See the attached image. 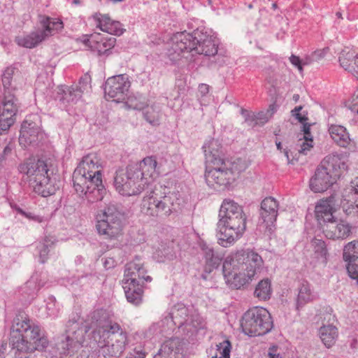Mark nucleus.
Instances as JSON below:
<instances>
[{"label": "nucleus", "instance_id": "obj_20", "mask_svg": "<svg viewBox=\"0 0 358 358\" xmlns=\"http://www.w3.org/2000/svg\"><path fill=\"white\" fill-rule=\"evenodd\" d=\"M115 43L116 38L115 37H105L99 33L91 34L85 41V44L92 50L96 51L99 55L107 53L115 46Z\"/></svg>", "mask_w": 358, "mask_h": 358}, {"label": "nucleus", "instance_id": "obj_49", "mask_svg": "<svg viewBox=\"0 0 358 358\" xmlns=\"http://www.w3.org/2000/svg\"><path fill=\"white\" fill-rule=\"evenodd\" d=\"M128 105L129 108H131L134 110H145L146 107L148 106L147 101L145 99H143V101H138L136 98H130L128 101Z\"/></svg>", "mask_w": 358, "mask_h": 358}, {"label": "nucleus", "instance_id": "obj_26", "mask_svg": "<svg viewBox=\"0 0 358 358\" xmlns=\"http://www.w3.org/2000/svg\"><path fill=\"white\" fill-rule=\"evenodd\" d=\"M82 96L81 87H59L55 99L64 105L76 103Z\"/></svg>", "mask_w": 358, "mask_h": 358}, {"label": "nucleus", "instance_id": "obj_4", "mask_svg": "<svg viewBox=\"0 0 358 358\" xmlns=\"http://www.w3.org/2000/svg\"><path fill=\"white\" fill-rule=\"evenodd\" d=\"M101 163L96 154L84 156L73 173V188L90 203L102 200L106 189L102 182Z\"/></svg>", "mask_w": 358, "mask_h": 358}, {"label": "nucleus", "instance_id": "obj_58", "mask_svg": "<svg viewBox=\"0 0 358 358\" xmlns=\"http://www.w3.org/2000/svg\"><path fill=\"white\" fill-rule=\"evenodd\" d=\"M90 77L88 75H85L84 76L81 77L79 80V86L81 87L82 93L86 88L87 87V85L90 83Z\"/></svg>", "mask_w": 358, "mask_h": 358}, {"label": "nucleus", "instance_id": "obj_6", "mask_svg": "<svg viewBox=\"0 0 358 358\" xmlns=\"http://www.w3.org/2000/svg\"><path fill=\"white\" fill-rule=\"evenodd\" d=\"M157 160L155 157H146L138 163L129 164L126 172H116L114 186L122 196L141 194L148 188L156 176Z\"/></svg>", "mask_w": 358, "mask_h": 358}, {"label": "nucleus", "instance_id": "obj_61", "mask_svg": "<svg viewBox=\"0 0 358 358\" xmlns=\"http://www.w3.org/2000/svg\"><path fill=\"white\" fill-rule=\"evenodd\" d=\"M276 351L277 348L275 346L270 348L268 351V358H282L279 353H276Z\"/></svg>", "mask_w": 358, "mask_h": 358}, {"label": "nucleus", "instance_id": "obj_29", "mask_svg": "<svg viewBox=\"0 0 358 358\" xmlns=\"http://www.w3.org/2000/svg\"><path fill=\"white\" fill-rule=\"evenodd\" d=\"M332 201L331 200H320L315 206V217L320 224L321 228L323 224L327 223L334 218L333 216Z\"/></svg>", "mask_w": 358, "mask_h": 358}, {"label": "nucleus", "instance_id": "obj_22", "mask_svg": "<svg viewBox=\"0 0 358 358\" xmlns=\"http://www.w3.org/2000/svg\"><path fill=\"white\" fill-rule=\"evenodd\" d=\"M40 132L39 127L33 122L28 120L23 121L21 125L19 143L26 148L37 142Z\"/></svg>", "mask_w": 358, "mask_h": 358}, {"label": "nucleus", "instance_id": "obj_27", "mask_svg": "<svg viewBox=\"0 0 358 358\" xmlns=\"http://www.w3.org/2000/svg\"><path fill=\"white\" fill-rule=\"evenodd\" d=\"M181 349L180 340L178 338H172L164 342L153 358H177Z\"/></svg>", "mask_w": 358, "mask_h": 358}, {"label": "nucleus", "instance_id": "obj_55", "mask_svg": "<svg viewBox=\"0 0 358 358\" xmlns=\"http://www.w3.org/2000/svg\"><path fill=\"white\" fill-rule=\"evenodd\" d=\"M289 61L292 65L297 67L301 73L303 71V59H301L298 56L292 55L289 57Z\"/></svg>", "mask_w": 358, "mask_h": 358}, {"label": "nucleus", "instance_id": "obj_5", "mask_svg": "<svg viewBox=\"0 0 358 358\" xmlns=\"http://www.w3.org/2000/svg\"><path fill=\"white\" fill-rule=\"evenodd\" d=\"M10 345L15 354H27L24 357L36 358L35 351L43 352L49 345L41 326L22 314L17 315L13 320Z\"/></svg>", "mask_w": 358, "mask_h": 358}, {"label": "nucleus", "instance_id": "obj_62", "mask_svg": "<svg viewBox=\"0 0 358 358\" xmlns=\"http://www.w3.org/2000/svg\"><path fill=\"white\" fill-rule=\"evenodd\" d=\"M209 92V86L206 84H200L199 85V92L201 96L206 95Z\"/></svg>", "mask_w": 358, "mask_h": 358}, {"label": "nucleus", "instance_id": "obj_14", "mask_svg": "<svg viewBox=\"0 0 358 358\" xmlns=\"http://www.w3.org/2000/svg\"><path fill=\"white\" fill-rule=\"evenodd\" d=\"M130 85L131 83L127 74H120L110 77L105 83V95L120 102L123 101L127 95Z\"/></svg>", "mask_w": 358, "mask_h": 358}, {"label": "nucleus", "instance_id": "obj_9", "mask_svg": "<svg viewBox=\"0 0 358 358\" xmlns=\"http://www.w3.org/2000/svg\"><path fill=\"white\" fill-rule=\"evenodd\" d=\"M347 168L339 155L331 154L325 157L310 180V189L315 192L326 191Z\"/></svg>", "mask_w": 358, "mask_h": 358}, {"label": "nucleus", "instance_id": "obj_52", "mask_svg": "<svg viewBox=\"0 0 358 358\" xmlns=\"http://www.w3.org/2000/svg\"><path fill=\"white\" fill-rule=\"evenodd\" d=\"M241 113L243 116L245 122L248 123L249 126L254 127L255 115L244 108H241Z\"/></svg>", "mask_w": 358, "mask_h": 358}, {"label": "nucleus", "instance_id": "obj_59", "mask_svg": "<svg viewBox=\"0 0 358 358\" xmlns=\"http://www.w3.org/2000/svg\"><path fill=\"white\" fill-rule=\"evenodd\" d=\"M349 73L358 80V55H357Z\"/></svg>", "mask_w": 358, "mask_h": 358}, {"label": "nucleus", "instance_id": "obj_46", "mask_svg": "<svg viewBox=\"0 0 358 358\" xmlns=\"http://www.w3.org/2000/svg\"><path fill=\"white\" fill-rule=\"evenodd\" d=\"M16 117L0 113V131H6L14 124Z\"/></svg>", "mask_w": 358, "mask_h": 358}, {"label": "nucleus", "instance_id": "obj_32", "mask_svg": "<svg viewBox=\"0 0 358 358\" xmlns=\"http://www.w3.org/2000/svg\"><path fill=\"white\" fill-rule=\"evenodd\" d=\"M311 245L313 250V258L316 259V263L325 266L329 259L326 243L321 239L315 238L311 241Z\"/></svg>", "mask_w": 358, "mask_h": 358}, {"label": "nucleus", "instance_id": "obj_23", "mask_svg": "<svg viewBox=\"0 0 358 358\" xmlns=\"http://www.w3.org/2000/svg\"><path fill=\"white\" fill-rule=\"evenodd\" d=\"M143 284V282H135L134 280L131 281L123 280V289L129 303L134 306H138L142 303Z\"/></svg>", "mask_w": 358, "mask_h": 358}, {"label": "nucleus", "instance_id": "obj_30", "mask_svg": "<svg viewBox=\"0 0 358 358\" xmlns=\"http://www.w3.org/2000/svg\"><path fill=\"white\" fill-rule=\"evenodd\" d=\"M296 299V308L299 310L306 303H310L317 299L316 294L311 289L310 284L307 281H303L299 287Z\"/></svg>", "mask_w": 358, "mask_h": 358}, {"label": "nucleus", "instance_id": "obj_63", "mask_svg": "<svg viewBox=\"0 0 358 358\" xmlns=\"http://www.w3.org/2000/svg\"><path fill=\"white\" fill-rule=\"evenodd\" d=\"M11 152V148L8 146L5 147L3 151V155H6Z\"/></svg>", "mask_w": 358, "mask_h": 358}, {"label": "nucleus", "instance_id": "obj_45", "mask_svg": "<svg viewBox=\"0 0 358 358\" xmlns=\"http://www.w3.org/2000/svg\"><path fill=\"white\" fill-rule=\"evenodd\" d=\"M216 346L220 355L217 356L216 355L213 356L212 358H229L231 345L229 341H224Z\"/></svg>", "mask_w": 358, "mask_h": 358}, {"label": "nucleus", "instance_id": "obj_28", "mask_svg": "<svg viewBox=\"0 0 358 358\" xmlns=\"http://www.w3.org/2000/svg\"><path fill=\"white\" fill-rule=\"evenodd\" d=\"M20 103L14 92L6 90L1 101L0 113L16 117Z\"/></svg>", "mask_w": 358, "mask_h": 358}, {"label": "nucleus", "instance_id": "obj_34", "mask_svg": "<svg viewBox=\"0 0 358 358\" xmlns=\"http://www.w3.org/2000/svg\"><path fill=\"white\" fill-rule=\"evenodd\" d=\"M338 335L337 328L332 324L324 325L320 329V338L324 345L328 348L334 345Z\"/></svg>", "mask_w": 358, "mask_h": 358}, {"label": "nucleus", "instance_id": "obj_11", "mask_svg": "<svg viewBox=\"0 0 358 358\" xmlns=\"http://www.w3.org/2000/svg\"><path fill=\"white\" fill-rule=\"evenodd\" d=\"M99 217L96 225L99 234L108 239H116L121 235L122 215L115 205L109 204Z\"/></svg>", "mask_w": 358, "mask_h": 358}, {"label": "nucleus", "instance_id": "obj_40", "mask_svg": "<svg viewBox=\"0 0 358 358\" xmlns=\"http://www.w3.org/2000/svg\"><path fill=\"white\" fill-rule=\"evenodd\" d=\"M356 56L357 54L350 50H343L338 57V62L341 66L349 72L351 69L352 65H353Z\"/></svg>", "mask_w": 358, "mask_h": 358}, {"label": "nucleus", "instance_id": "obj_44", "mask_svg": "<svg viewBox=\"0 0 358 358\" xmlns=\"http://www.w3.org/2000/svg\"><path fill=\"white\" fill-rule=\"evenodd\" d=\"M328 50L329 48H327L314 51L310 55H307L303 58V64L310 65L315 62H318L319 60L323 59L325 57Z\"/></svg>", "mask_w": 358, "mask_h": 358}, {"label": "nucleus", "instance_id": "obj_10", "mask_svg": "<svg viewBox=\"0 0 358 358\" xmlns=\"http://www.w3.org/2000/svg\"><path fill=\"white\" fill-rule=\"evenodd\" d=\"M269 312L263 308L255 307L246 311L242 317L241 327L249 336H259L268 333L273 328Z\"/></svg>", "mask_w": 358, "mask_h": 358}, {"label": "nucleus", "instance_id": "obj_64", "mask_svg": "<svg viewBox=\"0 0 358 358\" xmlns=\"http://www.w3.org/2000/svg\"><path fill=\"white\" fill-rule=\"evenodd\" d=\"M275 145H276V147H277V149L278 150H282V144H281V142L278 141L277 139L275 140Z\"/></svg>", "mask_w": 358, "mask_h": 358}, {"label": "nucleus", "instance_id": "obj_41", "mask_svg": "<svg viewBox=\"0 0 358 358\" xmlns=\"http://www.w3.org/2000/svg\"><path fill=\"white\" fill-rule=\"evenodd\" d=\"M53 244V241H51L48 237L43 242L38 244L37 250L38 252L39 262L41 264H44L48 260L50 250Z\"/></svg>", "mask_w": 358, "mask_h": 358}, {"label": "nucleus", "instance_id": "obj_1", "mask_svg": "<svg viewBox=\"0 0 358 358\" xmlns=\"http://www.w3.org/2000/svg\"><path fill=\"white\" fill-rule=\"evenodd\" d=\"M84 321L90 330L93 329L88 357L113 358L124 352L129 343L127 332L110 319L106 310L92 311Z\"/></svg>", "mask_w": 358, "mask_h": 358}, {"label": "nucleus", "instance_id": "obj_56", "mask_svg": "<svg viewBox=\"0 0 358 358\" xmlns=\"http://www.w3.org/2000/svg\"><path fill=\"white\" fill-rule=\"evenodd\" d=\"M268 121V118L267 115L263 112H260L255 115V120L254 123V126L257 124H264L266 122Z\"/></svg>", "mask_w": 358, "mask_h": 358}, {"label": "nucleus", "instance_id": "obj_16", "mask_svg": "<svg viewBox=\"0 0 358 358\" xmlns=\"http://www.w3.org/2000/svg\"><path fill=\"white\" fill-rule=\"evenodd\" d=\"M322 229L327 238L334 240L347 238L351 233L348 222L335 217L323 224Z\"/></svg>", "mask_w": 358, "mask_h": 358}, {"label": "nucleus", "instance_id": "obj_31", "mask_svg": "<svg viewBox=\"0 0 358 358\" xmlns=\"http://www.w3.org/2000/svg\"><path fill=\"white\" fill-rule=\"evenodd\" d=\"M34 191L43 197H47L55 194V188L50 181V176L41 177L37 180L29 182Z\"/></svg>", "mask_w": 358, "mask_h": 358}, {"label": "nucleus", "instance_id": "obj_47", "mask_svg": "<svg viewBox=\"0 0 358 358\" xmlns=\"http://www.w3.org/2000/svg\"><path fill=\"white\" fill-rule=\"evenodd\" d=\"M47 314L50 317H57L59 310V304L57 303L54 296L48 297L46 305Z\"/></svg>", "mask_w": 358, "mask_h": 358}, {"label": "nucleus", "instance_id": "obj_35", "mask_svg": "<svg viewBox=\"0 0 358 358\" xmlns=\"http://www.w3.org/2000/svg\"><path fill=\"white\" fill-rule=\"evenodd\" d=\"M40 22L43 29L39 31L45 33V38L48 36L55 34L63 28V22L57 18L42 17Z\"/></svg>", "mask_w": 358, "mask_h": 358}, {"label": "nucleus", "instance_id": "obj_33", "mask_svg": "<svg viewBox=\"0 0 358 358\" xmlns=\"http://www.w3.org/2000/svg\"><path fill=\"white\" fill-rule=\"evenodd\" d=\"M44 39L45 33L40 32V31L38 30L36 31L31 32L26 36H17L15 41L19 46L27 48H33L38 45Z\"/></svg>", "mask_w": 358, "mask_h": 358}, {"label": "nucleus", "instance_id": "obj_38", "mask_svg": "<svg viewBox=\"0 0 358 358\" xmlns=\"http://www.w3.org/2000/svg\"><path fill=\"white\" fill-rule=\"evenodd\" d=\"M156 203L155 195L144 196L141 206V212L148 216L159 217Z\"/></svg>", "mask_w": 358, "mask_h": 358}, {"label": "nucleus", "instance_id": "obj_51", "mask_svg": "<svg viewBox=\"0 0 358 358\" xmlns=\"http://www.w3.org/2000/svg\"><path fill=\"white\" fill-rule=\"evenodd\" d=\"M302 109V106H296L295 107L292 111V115L295 117V118L299 122H301V124H303L305 122H306V121L308 120V113H300L299 112L301 111V110Z\"/></svg>", "mask_w": 358, "mask_h": 358}, {"label": "nucleus", "instance_id": "obj_39", "mask_svg": "<svg viewBox=\"0 0 358 358\" xmlns=\"http://www.w3.org/2000/svg\"><path fill=\"white\" fill-rule=\"evenodd\" d=\"M171 315L173 319L178 320L180 326L188 324L189 310L185 305L178 304L172 310Z\"/></svg>", "mask_w": 358, "mask_h": 358}, {"label": "nucleus", "instance_id": "obj_50", "mask_svg": "<svg viewBox=\"0 0 358 358\" xmlns=\"http://www.w3.org/2000/svg\"><path fill=\"white\" fill-rule=\"evenodd\" d=\"M108 15H102L101 13H96L92 15V18L95 22L96 27L101 29L102 26H105L106 22L108 21L109 18Z\"/></svg>", "mask_w": 358, "mask_h": 358}, {"label": "nucleus", "instance_id": "obj_37", "mask_svg": "<svg viewBox=\"0 0 358 358\" xmlns=\"http://www.w3.org/2000/svg\"><path fill=\"white\" fill-rule=\"evenodd\" d=\"M144 119L152 126H158L160 124L161 109L157 105L148 106L143 112Z\"/></svg>", "mask_w": 358, "mask_h": 358}, {"label": "nucleus", "instance_id": "obj_43", "mask_svg": "<svg viewBox=\"0 0 358 358\" xmlns=\"http://www.w3.org/2000/svg\"><path fill=\"white\" fill-rule=\"evenodd\" d=\"M15 71V68L13 66H8L7 67L3 74H2V84L3 86V92L6 90L11 91L12 92H14L15 88H13L11 87V81L13 79V76L14 75Z\"/></svg>", "mask_w": 358, "mask_h": 358}, {"label": "nucleus", "instance_id": "obj_25", "mask_svg": "<svg viewBox=\"0 0 358 358\" xmlns=\"http://www.w3.org/2000/svg\"><path fill=\"white\" fill-rule=\"evenodd\" d=\"M328 131L332 141L339 147L348 148L352 139L347 129L340 124H329Z\"/></svg>", "mask_w": 358, "mask_h": 358}, {"label": "nucleus", "instance_id": "obj_53", "mask_svg": "<svg viewBox=\"0 0 358 358\" xmlns=\"http://www.w3.org/2000/svg\"><path fill=\"white\" fill-rule=\"evenodd\" d=\"M17 210L20 215L24 216L25 217H27L29 220H34V221L39 222V223L43 222L44 220L43 217L39 216V215H36L33 214L32 213L25 212L24 210H23L21 208H18Z\"/></svg>", "mask_w": 358, "mask_h": 358}, {"label": "nucleus", "instance_id": "obj_36", "mask_svg": "<svg viewBox=\"0 0 358 358\" xmlns=\"http://www.w3.org/2000/svg\"><path fill=\"white\" fill-rule=\"evenodd\" d=\"M272 295L271 282L268 278L260 280L255 287L254 296L259 301H266Z\"/></svg>", "mask_w": 358, "mask_h": 358}, {"label": "nucleus", "instance_id": "obj_57", "mask_svg": "<svg viewBox=\"0 0 358 358\" xmlns=\"http://www.w3.org/2000/svg\"><path fill=\"white\" fill-rule=\"evenodd\" d=\"M302 131L303 132V138L311 141L313 136L310 134V124L305 122L302 124Z\"/></svg>", "mask_w": 358, "mask_h": 358}, {"label": "nucleus", "instance_id": "obj_18", "mask_svg": "<svg viewBox=\"0 0 358 358\" xmlns=\"http://www.w3.org/2000/svg\"><path fill=\"white\" fill-rule=\"evenodd\" d=\"M19 171L29 178V182L42 177L50 176L47 163L41 159L29 160L19 166Z\"/></svg>", "mask_w": 358, "mask_h": 358}, {"label": "nucleus", "instance_id": "obj_19", "mask_svg": "<svg viewBox=\"0 0 358 358\" xmlns=\"http://www.w3.org/2000/svg\"><path fill=\"white\" fill-rule=\"evenodd\" d=\"M343 258L350 277L358 282V241L348 243L343 249Z\"/></svg>", "mask_w": 358, "mask_h": 358}, {"label": "nucleus", "instance_id": "obj_8", "mask_svg": "<svg viewBox=\"0 0 358 358\" xmlns=\"http://www.w3.org/2000/svg\"><path fill=\"white\" fill-rule=\"evenodd\" d=\"M88 326L78 315H73L66 324L65 336H62L52 348L55 358L72 356L83 346Z\"/></svg>", "mask_w": 358, "mask_h": 358}, {"label": "nucleus", "instance_id": "obj_2", "mask_svg": "<svg viewBox=\"0 0 358 358\" xmlns=\"http://www.w3.org/2000/svg\"><path fill=\"white\" fill-rule=\"evenodd\" d=\"M206 159L205 179L207 185L214 189H224L231 185L239 174L246 169L245 162L240 158L233 161L220 156L222 147L212 139L203 148Z\"/></svg>", "mask_w": 358, "mask_h": 358}, {"label": "nucleus", "instance_id": "obj_13", "mask_svg": "<svg viewBox=\"0 0 358 358\" xmlns=\"http://www.w3.org/2000/svg\"><path fill=\"white\" fill-rule=\"evenodd\" d=\"M278 210V201L271 196L266 197L261 203L259 227L264 232L271 234L274 231Z\"/></svg>", "mask_w": 358, "mask_h": 358}, {"label": "nucleus", "instance_id": "obj_15", "mask_svg": "<svg viewBox=\"0 0 358 358\" xmlns=\"http://www.w3.org/2000/svg\"><path fill=\"white\" fill-rule=\"evenodd\" d=\"M146 273L147 270L142 259L136 257L132 261L126 264L123 280L131 281L134 280L135 282H150L152 278Z\"/></svg>", "mask_w": 358, "mask_h": 358}, {"label": "nucleus", "instance_id": "obj_24", "mask_svg": "<svg viewBox=\"0 0 358 358\" xmlns=\"http://www.w3.org/2000/svg\"><path fill=\"white\" fill-rule=\"evenodd\" d=\"M199 247L201 255L205 259V271L210 273L220 266L222 260V255L215 252L212 247L204 242H201Z\"/></svg>", "mask_w": 358, "mask_h": 358}, {"label": "nucleus", "instance_id": "obj_42", "mask_svg": "<svg viewBox=\"0 0 358 358\" xmlns=\"http://www.w3.org/2000/svg\"><path fill=\"white\" fill-rule=\"evenodd\" d=\"M101 30L111 35L116 36H120L124 32L121 23L118 21L112 20L110 17L108 18V21L106 22V25L101 27Z\"/></svg>", "mask_w": 358, "mask_h": 358}, {"label": "nucleus", "instance_id": "obj_21", "mask_svg": "<svg viewBox=\"0 0 358 358\" xmlns=\"http://www.w3.org/2000/svg\"><path fill=\"white\" fill-rule=\"evenodd\" d=\"M178 194L174 192H169L160 196H157L155 194L159 217H167L171 213L176 211V206L178 201Z\"/></svg>", "mask_w": 358, "mask_h": 358}, {"label": "nucleus", "instance_id": "obj_54", "mask_svg": "<svg viewBox=\"0 0 358 358\" xmlns=\"http://www.w3.org/2000/svg\"><path fill=\"white\" fill-rule=\"evenodd\" d=\"M146 352L141 348H135L131 352H130L126 358H145Z\"/></svg>", "mask_w": 358, "mask_h": 358}, {"label": "nucleus", "instance_id": "obj_7", "mask_svg": "<svg viewBox=\"0 0 358 358\" xmlns=\"http://www.w3.org/2000/svg\"><path fill=\"white\" fill-rule=\"evenodd\" d=\"M218 217V243L227 248L242 237L246 229L247 217L242 206L231 199L222 201Z\"/></svg>", "mask_w": 358, "mask_h": 358}, {"label": "nucleus", "instance_id": "obj_3", "mask_svg": "<svg viewBox=\"0 0 358 358\" xmlns=\"http://www.w3.org/2000/svg\"><path fill=\"white\" fill-rule=\"evenodd\" d=\"M264 266L260 255L252 249H241L231 253L224 261L223 275L231 288L240 289L250 282Z\"/></svg>", "mask_w": 358, "mask_h": 358}, {"label": "nucleus", "instance_id": "obj_48", "mask_svg": "<svg viewBox=\"0 0 358 358\" xmlns=\"http://www.w3.org/2000/svg\"><path fill=\"white\" fill-rule=\"evenodd\" d=\"M313 139H311L310 141L306 139V138H300L297 144L299 152L303 155H307L308 152L313 147Z\"/></svg>", "mask_w": 358, "mask_h": 358}, {"label": "nucleus", "instance_id": "obj_60", "mask_svg": "<svg viewBox=\"0 0 358 358\" xmlns=\"http://www.w3.org/2000/svg\"><path fill=\"white\" fill-rule=\"evenodd\" d=\"M352 187L355 191V194L357 195V197L355 198V205L358 208V178L352 181Z\"/></svg>", "mask_w": 358, "mask_h": 358}, {"label": "nucleus", "instance_id": "obj_12", "mask_svg": "<svg viewBox=\"0 0 358 358\" xmlns=\"http://www.w3.org/2000/svg\"><path fill=\"white\" fill-rule=\"evenodd\" d=\"M194 36V31L192 33L182 31L175 34L168 52L170 59L176 62L183 57L185 53L195 52L196 42Z\"/></svg>", "mask_w": 358, "mask_h": 358}, {"label": "nucleus", "instance_id": "obj_17", "mask_svg": "<svg viewBox=\"0 0 358 358\" xmlns=\"http://www.w3.org/2000/svg\"><path fill=\"white\" fill-rule=\"evenodd\" d=\"M196 39L195 52L206 56H214L217 52V43L215 38L203 30H194Z\"/></svg>", "mask_w": 358, "mask_h": 358}]
</instances>
